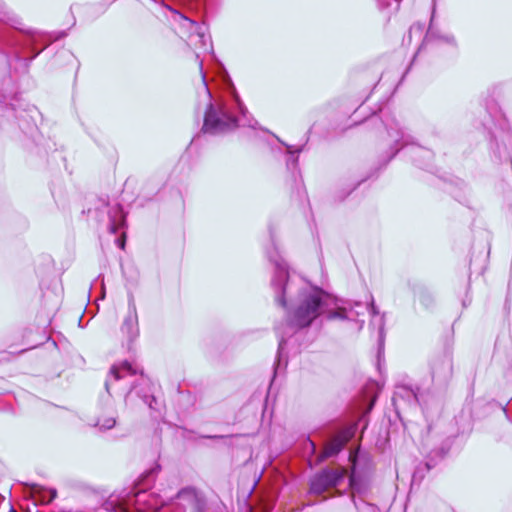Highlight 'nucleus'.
Listing matches in <instances>:
<instances>
[{"instance_id":"obj_5","label":"nucleus","mask_w":512,"mask_h":512,"mask_svg":"<svg viewBox=\"0 0 512 512\" xmlns=\"http://www.w3.org/2000/svg\"><path fill=\"white\" fill-rule=\"evenodd\" d=\"M121 332L129 342L134 341L139 336L138 315L133 299L129 300L128 313L122 323Z\"/></svg>"},{"instance_id":"obj_10","label":"nucleus","mask_w":512,"mask_h":512,"mask_svg":"<svg viewBox=\"0 0 512 512\" xmlns=\"http://www.w3.org/2000/svg\"><path fill=\"white\" fill-rule=\"evenodd\" d=\"M115 424H116L115 418L108 417L103 420H98L95 425L98 426L102 430H109V429L113 428L115 426Z\"/></svg>"},{"instance_id":"obj_14","label":"nucleus","mask_w":512,"mask_h":512,"mask_svg":"<svg viewBox=\"0 0 512 512\" xmlns=\"http://www.w3.org/2000/svg\"><path fill=\"white\" fill-rule=\"evenodd\" d=\"M50 496L49 498L47 499L48 502L52 501L53 499H55L56 497V491L55 490H50Z\"/></svg>"},{"instance_id":"obj_20","label":"nucleus","mask_w":512,"mask_h":512,"mask_svg":"<svg viewBox=\"0 0 512 512\" xmlns=\"http://www.w3.org/2000/svg\"><path fill=\"white\" fill-rule=\"evenodd\" d=\"M414 29L421 30V27L419 25L418 26H413V27H411L409 33H411Z\"/></svg>"},{"instance_id":"obj_8","label":"nucleus","mask_w":512,"mask_h":512,"mask_svg":"<svg viewBox=\"0 0 512 512\" xmlns=\"http://www.w3.org/2000/svg\"><path fill=\"white\" fill-rule=\"evenodd\" d=\"M369 309H370V313L373 317L372 323L378 325L379 340H380V342H382L383 341V333H384V324H385L384 315L380 314V312L378 311L377 307L375 306L373 300L370 303Z\"/></svg>"},{"instance_id":"obj_17","label":"nucleus","mask_w":512,"mask_h":512,"mask_svg":"<svg viewBox=\"0 0 512 512\" xmlns=\"http://www.w3.org/2000/svg\"><path fill=\"white\" fill-rule=\"evenodd\" d=\"M117 244L119 245L120 248H124V241L123 240L118 239L117 240Z\"/></svg>"},{"instance_id":"obj_23","label":"nucleus","mask_w":512,"mask_h":512,"mask_svg":"<svg viewBox=\"0 0 512 512\" xmlns=\"http://www.w3.org/2000/svg\"><path fill=\"white\" fill-rule=\"evenodd\" d=\"M354 504H355V507L360 510V507L358 506V504L356 502H354Z\"/></svg>"},{"instance_id":"obj_16","label":"nucleus","mask_w":512,"mask_h":512,"mask_svg":"<svg viewBox=\"0 0 512 512\" xmlns=\"http://www.w3.org/2000/svg\"><path fill=\"white\" fill-rule=\"evenodd\" d=\"M350 485L353 491H355V481L353 478L350 479Z\"/></svg>"},{"instance_id":"obj_19","label":"nucleus","mask_w":512,"mask_h":512,"mask_svg":"<svg viewBox=\"0 0 512 512\" xmlns=\"http://www.w3.org/2000/svg\"><path fill=\"white\" fill-rule=\"evenodd\" d=\"M417 150H418L419 152H421V153H424V154L430 155V152H429V151H426V150H424V149H422V148H418Z\"/></svg>"},{"instance_id":"obj_12","label":"nucleus","mask_w":512,"mask_h":512,"mask_svg":"<svg viewBox=\"0 0 512 512\" xmlns=\"http://www.w3.org/2000/svg\"><path fill=\"white\" fill-rule=\"evenodd\" d=\"M155 401V398L153 396H145L144 397V402L150 407V408H153L152 406V402Z\"/></svg>"},{"instance_id":"obj_6","label":"nucleus","mask_w":512,"mask_h":512,"mask_svg":"<svg viewBox=\"0 0 512 512\" xmlns=\"http://www.w3.org/2000/svg\"><path fill=\"white\" fill-rule=\"evenodd\" d=\"M350 435L348 433H343L335 436L331 441H329L324 448L323 454L320 457V460H324L326 458L337 455L345 444L348 442Z\"/></svg>"},{"instance_id":"obj_22","label":"nucleus","mask_w":512,"mask_h":512,"mask_svg":"<svg viewBox=\"0 0 512 512\" xmlns=\"http://www.w3.org/2000/svg\"><path fill=\"white\" fill-rule=\"evenodd\" d=\"M445 40L448 41V42L449 41H454V38L452 36H449V37H446Z\"/></svg>"},{"instance_id":"obj_11","label":"nucleus","mask_w":512,"mask_h":512,"mask_svg":"<svg viewBox=\"0 0 512 512\" xmlns=\"http://www.w3.org/2000/svg\"><path fill=\"white\" fill-rule=\"evenodd\" d=\"M200 72H201V77H202L204 91H205L207 97L209 99H211V93H210V91L208 89V86H207V83H206V80H205V73L203 72L202 62L200 63Z\"/></svg>"},{"instance_id":"obj_18","label":"nucleus","mask_w":512,"mask_h":512,"mask_svg":"<svg viewBox=\"0 0 512 512\" xmlns=\"http://www.w3.org/2000/svg\"><path fill=\"white\" fill-rule=\"evenodd\" d=\"M308 444H309L311 450L315 451V444L312 441H310V440L308 441Z\"/></svg>"},{"instance_id":"obj_9","label":"nucleus","mask_w":512,"mask_h":512,"mask_svg":"<svg viewBox=\"0 0 512 512\" xmlns=\"http://www.w3.org/2000/svg\"><path fill=\"white\" fill-rule=\"evenodd\" d=\"M390 137L392 138V140L395 142V143H398L400 140L403 141V144L404 145H407L409 142H408V136H406L404 134V132L400 129H393L391 128L389 131H388Z\"/></svg>"},{"instance_id":"obj_24","label":"nucleus","mask_w":512,"mask_h":512,"mask_svg":"<svg viewBox=\"0 0 512 512\" xmlns=\"http://www.w3.org/2000/svg\"><path fill=\"white\" fill-rule=\"evenodd\" d=\"M399 149H396L395 152L393 153V156L398 153Z\"/></svg>"},{"instance_id":"obj_13","label":"nucleus","mask_w":512,"mask_h":512,"mask_svg":"<svg viewBox=\"0 0 512 512\" xmlns=\"http://www.w3.org/2000/svg\"><path fill=\"white\" fill-rule=\"evenodd\" d=\"M329 318H335V317H340V318H344V315H343V311H338V312H329Z\"/></svg>"},{"instance_id":"obj_1","label":"nucleus","mask_w":512,"mask_h":512,"mask_svg":"<svg viewBox=\"0 0 512 512\" xmlns=\"http://www.w3.org/2000/svg\"><path fill=\"white\" fill-rule=\"evenodd\" d=\"M275 265L272 289L275 293V301L282 307L287 306V297L298 292V299L294 306L288 311L287 329L277 328L280 334L278 350L281 351L285 345V336L292 334L296 329L309 326L319 315L329 312L328 306L332 301L330 296L318 288L304 287L302 280L291 278L288 274L286 263L280 256L270 257Z\"/></svg>"},{"instance_id":"obj_2","label":"nucleus","mask_w":512,"mask_h":512,"mask_svg":"<svg viewBox=\"0 0 512 512\" xmlns=\"http://www.w3.org/2000/svg\"><path fill=\"white\" fill-rule=\"evenodd\" d=\"M235 102L241 114L236 117L230 112V109L225 104H212L209 103L204 117L203 131L211 134H217L228 131L236 126H248L255 128L256 121L247 118V109L240 102L238 97H235Z\"/></svg>"},{"instance_id":"obj_7","label":"nucleus","mask_w":512,"mask_h":512,"mask_svg":"<svg viewBox=\"0 0 512 512\" xmlns=\"http://www.w3.org/2000/svg\"><path fill=\"white\" fill-rule=\"evenodd\" d=\"M108 215V229L111 233L116 234L121 228L125 226V214L123 209L120 205H115L110 208Z\"/></svg>"},{"instance_id":"obj_3","label":"nucleus","mask_w":512,"mask_h":512,"mask_svg":"<svg viewBox=\"0 0 512 512\" xmlns=\"http://www.w3.org/2000/svg\"><path fill=\"white\" fill-rule=\"evenodd\" d=\"M345 473L344 468L323 470L311 479L310 492L321 494L328 488L337 486L343 480Z\"/></svg>"},{"instance_id":"obj_15","label":"nucleus","mask_w":512,"mask_h":512,"mask_svg":"<svg viewBox=\"0 0 512 512\" xmlns=\"http://www.w3.org/2000/svg\"><path fill=\"white\" fill-rule=\"evenodd\" d=\"M432 36H433V30H432V28L430 27V28H429V30H428V32H427L426 38H427V39H429V38H431Z\"/></svg>"},{"instance_id":"obj_4","label":"nucleus","mask_w":512,"mask_h":512,"mask_svg":"<svg viewBox=\"0 0 512 512\" xmlns=\"http://www.w3.org/2000/svg\"><path fill=\"white\" fill-rule=\"evenodd\" d=\"M137 374V368H134L129 362L124 361L120 364H115L111 367L108 378L105 382V387L108 393L114 383L127 382L129 385L128 394L135 388L132 382H128L127 379Z\"/></svg>"},{"instance_id":"obj_21","label":"nucleus","mask_w":512,"mask_h":512,"mask_svg":"<svg viewBox=\"0 0 512 512\" xmlns=\"http://www.w3.org/2000/svg\"><path fill=\"white\" fill-rule=\"evenodd\" d=\"M144 496H145V493H138V494H137V498H138V500H139V499H142Z\"/></svg>"}]
</instances>
